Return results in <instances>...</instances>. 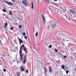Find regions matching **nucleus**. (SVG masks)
I'll return each mask as SVG.
<instances>
[{
    "instance_id": "9",
    "label": "nucleus",
    "mask_w": 76,
    "mask_h": 76,
    "mask_svg": "<svg viewBox=\"0 0 76 76\" xmlns=\"http://www.w3.org/2000/svg\"><path fill=\"white\" fill-rule=\"evenodd\" d=\"M44 69V71L45 72V73H47V68L44 66V68H43Z\"/></svg>"
},
{
    "instance_id": "43",
    "label": "nucleus",
    "mask_w": 76,
    "mask_h": 76,
    "mask_svg": "<svg viewBox=\"0 0 76 76\" xmlns=\"http://www.w3.org/2000/svg\"><path fill=\"white\" fill-rule=\"evenodd\" d=\"M55 45H56V46H57V44H55Z\"/></svg>"
},
{
    "instance_id": "17",
    "label": "nucleus",
    "mask_w": 76,
    "mask_h": 76,
    "mask_svg": "<svg viewBox=\"0 0 76 76\" xmlns=\"http://www.w3.org/2000/svg\"><path fill=\"white\" fill-rule=\"evenodd\" d=\"M44 1H46V2H48V3L50 2V1H49V0H44Z\"/></svg>"
},
{
    "instance_id": "12",
    "label": "nucleus",
    "mask_w": 76,
    "mask_h": 76,
    "mask_svg": "<svg viewBox=\"0 0 76 76\" xmlns=\"http://www.w3.org/2000/svg\"><path fill=\"white\" fill-rule=\"evenodd\" d=\"M26 61H27V60H26V59H23V64H25V63H26Z\"/></svg>"
},
{
    "instance_id": "36",
    "label": "nucleus",
    "mask_w": 76,
    "mask_h": 76,
    "mask_svg": "<svg viewBox=\"0 0 76 76\" xmlns=\"http://www.w3.org/2000/svg\"><path fill=\"white\" fill-rule=\"evenodd\" d=\"M13 28L12 27H11V30H13Z\"/></svg>"
},
{
    "instance_id": "41",
    "label": "nucleus",
    "mask_w": 76,
    "mask_h": 76,
    "mask_svg": "<svg viewBox=\"0 0 76 76\" xmlns=\"http://www.w3.org/2000/svg\"><path fill=\"white\" fill-rule=\"evenodd\" d=\"M18 40H19V39H19V38H18Z\"/></svg>"
},
{
    "instance_id": "13",
    "label": "nucleus",
    "mask_w": 76,
    "mask_h": 76,
    "mask_svg": "<svg viewBox=\"0 0 76 76\" xmlns=\"http://www.w3.org/2000/svg\"><path fill=\"white\" fill-rule=\"evenodd\" d=\"M70 12L71 13H72L73 14V15H74V11H73V10H71L70 9Z\"/></svg>"
},
{
    "instance_id": "16",
    "label": "nucleus",
    "mask_w": 76,
    "mask_h": 76,
    "mask_svg": "<svg viewBox=\"0 0 76 76\" xmlns=\"http://www.w3.org/2000/svg\"><path fill=\"white\" fill-rule=\"evenodd\" d=\"M22 52V50H20L19 51V53L20 54H21Z\"/></svg>"
},
{
    "instance_id": "15",
    "label": "nucleus",
    "mask_w": 76,
    "mask_h": 76,
    "mask_svg": "<svg viewBox=\"0 0 76 76\" xmlns=\"http://www.w3.org/2000/svg\"><path fill=\"white\" fill-rule=\"evenodd\" d=\"M74 15H75L74 16V18H76V11H74Z\"/></svg>"
},
{
    "instance_id": "19",
    "label": "nucleus",
    "mask_w": 76,
    "mask_h": 76,
    "mask_svg": "<svg viewBox=\"0 0 76 76\" xmlns=\"http://www.w3.org/2000/svg\"><path fill=\"white\" fill-rule=\"evenodd\" d=\"M22 47L20 46V50H22Z\"/></svg>"
},
{
    "instance_id": "28",
    "label": "nucleus",
    "mask_w": 76,
    "mask_h": 76,
    "mask_svg": "<svg viewBox=\"0 0 76 76\" xmlns=\"http://www.w3.org/2000/svg\"><path fill=\"white\" fill-rule=\"evenodd\" d=\"M26 73H28V70L26 69Z\"/></svg>"
},
{
    "instance_id": "14",
    "label": "nucleus",
    "mask_w": 76,
    "mask_h": 76,
    "mask_svg": "<svg viewBox=\"0 0 76 76\" xmlns=\"http://www.w3.org/2000/svg\"><path fill=\"white\" fill-rule=\"evenodd\" d=\"M31 8L32 9H34V3L32 2L31 4Z\"/></svg>"
},
{
    "instance_id": "32",
    "label": "nucleus",
    "mask_w": 76,
    "mask_h": 76,
    "mask_svg": "<svg viewBox=\"0 0 76 76\" xmlns=\"http://www.w3.org/2000/svg\"><path fill=\"white\" fill-rule=\"evenodd\" d=\"M7 26V23H6L5 24V26Z\"/></svg>"
},
{
    "instance_id": "20",
    "label": "nucleus",
    "mask_w": 76,
    "mask_h": 76,
    "mask_svg": "<svg viewBox=\"0 0 76 76\" xmlns=\"http://www.w3.org/2000/svg\"><path fill=\"white\" fill-rule=\"evenodd\" d=\"M61 67H62V69H64V67H65L64 66L62 65Z\"/></svg>"
},
{
    "instance_id": "31",
    "label": "nucleus",
    "mask_w": 76,
    "mask_h": 76,
    "mask_svg": "<svg viewBox=\"0 0 76 76\" xmlns=\"http://www.w3.org/2000/svg\"><path fill=\"white\" fill-rule=\"evenodd\" d=\"M52 4H53L54 5H55V6H56V5L53 2H52Z\"/></svg>"
},
{
    "instance_id": "5",
    "label": "nucleus",
    "mask_w": 76,
    "mask_h": 76,
    "mask_svg": "<svg viewBox=\"0 0 76 76\" xmlns=\"http://www.w3.org/2000/svg\"><path fill=\"white\" fill-rule=\"evenodd\" d=\"M20 70L21 72H25V69L23 68V66H21L20 67Z\"/></svg>"
},
{
    "instance_id": "8",
    "label": "nucleus",
    "mask_w": 76,
    "mask_h": 76,
    "mask_svg": "<svg viewBox=\"0 0 76 76\" xmlns=\"http://www.w3.org/2000/svg\"><path fill=\"white\" fill-rule=\"evenodd\" d=\"M49 71L50 73H51L52 72V68L51 66H50L49 67Z\"/></svg>"
},
{
    "instance_id": "21",
    "label": "nucleus",
    "mask_w": 76,
    "mask_h": 76,
    "mask_svg": "<svg viewBox=\"0 0 76 76\" xmlns=\"http://www.w3.org/2000/svg\"><path fill=\"white\" fill-rule=\"evenodd\" d=\"M9 15H12V11H10Z\"/></svg>"
},
{
    "instance_id": "44",
    "label": "nucleus",
    "mask_w": 76,
    "mask_h": 76,
    "mask_svg": "<svg viewBox=\"0 0 76 76\" xmlns=\"http://www.w3.org/2000/svg\"><path fill=\"white\" fill-rule=\"evenodd\" d=\"M2 56H3L4 57V55H2Z\"/></svg>"
},
{
    "instance_id": "34",
    "label": "nucleus",
    "mask_w": 76,
    "mask_h": 76,
    "mask_svg": "<svg viewBox=\"0 0 76 76\" xmlns=\"http://www.w3.org/2000/svg\"><path fill=\"white\" fill-rule=\"evenodd\" d=\"M23 35H25V33H23Z\"/></svg>"
},
{
    "instance_id": "4",
    "label": "nucleus",
    "mask_w": 76,
    "mask_h": 76,
    "mask_svg": "<svg viewBox=\"0 0 76 76\" xmlns=\"http://www.w3.org/2000/svg\"><path fill=\"white\" fill-rule=\"evenodd\" d=\"M20 60L21 61H22V60H23V54H20Z\"/></svg>"
},
{
    "instance_id": "1",
    "label": "nucleus",
    "mask_w": 76,
    "mask_h": 76,
    "mask_svg": "<svg viewBox=\"0 0 76 76\" xmlns=\"http://www.w3.org/2000/svg\"><path fill=\"white\" fill-rule=\"evenodd\" d=\"M5 3H7V4H8L10 6H13V4L10 2H8V1H4Z\"/></svg>"
},
{
    "instance_id": "10",
    "label": "nucleus",
    "mask_w": 76,
    "mask_h": 76,
    "mask_svg": "<svg viewBox=\"0 0 76 76\" xmlns=\"http://www.w3.org/2000/svg\"><path fill=\"white\" fill-rule=\"evenodd\" d=\"M51 26H52V28H53L55 27L56 26V23H54L53 24V25H51Z\"/></svg>"
},
{
    "instance_id": "27",
    "label": "nucleus",
    "mask_w": 76,
    "mask_h": 76,
    "mask_svg": "<svg viewBox=\"0 0 76 76\" xmlns=\"http://www.w3.org/2000/svg\"><path fill=\"white\" fill-rule=\"evenodd\" d=\"M3 70L4 72H6V69H3Z\"/></svg>"
},
{
    "instance_id": "23",
    "label": "nucleus",
    "mask_w": 76,
    "mask_h": 76,
    "mask_svg": "<svg viewBox=\"0 0 76 76\" xmlns=\"http://www.w3.org/2000/svg\"><path fill=\"white\" fill-rule=\"evenodd\" d=\"M21 47H23V48H25V46H24V45L23 44L21 45Z\"/></svg>"
},
{
    "instance_id": "22",
    "label": "nucleus",
    "mask_w": 76,
    "mask_h": 76,
    "mask_svg": "<svg viewBox=\"0 0 76 76\" xmlns=\"http://www.w3.org/2000/svg\"><path fill=\"white\" fill-rule=\"evenodd\" d=\"M38 32H37L36 33V37H37V36H38Z\"/></svg>"
},
{
    "instance_id": "50",
    "label": "nucleus",
    "mask_w": 76,
    "mask_h": 76,
    "mask_svg": "<svg viewBox=\"0 0 76 76\" xmlns=\"http://www.w3.org/2000/svg\"><path fill=\"white\" fill-rule=\"evenodd\" d=\"M75 71H76V68L75 69Z\"/></svg>"
},
{
    "instance_id": "25",
    "label": "nucleus",
    "mask_w": 76,
    "mask_h": 76,
    "mask_svg": "<svg viewBox=\"0 0 76 76\" xmlns=\"http://www.w3.org/2000/svg\"><path fill=\"white\" fill-rule=\"evenodd\" d=\"M3 11L4 12H6V10H4V9H3Z\"/></svg>"
},
{
    "instance_id": "11",
    "label": "nucleus",
    "mask_w": 76,
    "mask_h": 76,
    "mask_svg": "<svg viewBox=\"0 0 76 76\" xmlns=\"http://www.w3.org/2000/svg\"><path fill=\"white\" fill-rule=\"evenodd\" d=\"M71 1H72V2L74 3V4H76V0H71Z\"/></svg>"
},
{
    "instance_id": "42",
    "label": "nucleus",
    "mask_w": 76,
    "mask_h": 76,
    "mask_svg": "<svg viewBox=\"0 0 76 76\" xmlns=\"http://www.w3.org/2000/svg\"><path fill=\"white\" fill-rule=\"evenodd\" d=\"M13 62H14V61H15V60H14V61H12Z\"/></svg>"
},
{
    "instance_id": "47",
    "label": "nucleus",
    "mask_w": 76,
    "mask_h": 76,
    "mask_svg": "<svg viewBox=\"0 0 76 76\" xmlns=\"http://www.w3.org/2000/svg\"><path fill=\"white\" fill-rule=\"evenodd\" d=\"M68 19L69 20H70V18H69Z\"/></svg>"
},
{
    "instance_id": "39",
    "label": "nucleus",
    "mask_w": 76,
    "mask_h": 76,
    "mask_svg": "<svg viewBox=\"0 0 76 76\" xmlns=\"http://www.w3.org/2000/svg\"><path fill=\"white\" fill-rule=\"evenodd\" d=\"M5 28H7V26H5Z\"/></svg>"
},
{
    "instance_id": "30",
    "label": "nucleus",
    "mask_w": 76,
    "mask_h": 76,
    "mask_svg": "<svg viewBox=\"0 0 76 76\" xmlns=\"http://www.w3.org/2000/svg\"><path fill=\"white\" fill-rule=\"evenodd\" d=\"M24 37L25 39H26L27 38V37L26 36H24Z\"/></svg>"
},
{
    "instance_id": "18",
    "label": "nucleus",
    "mask_w": 76,
    "mask_h": 76,
    "mask_svg": "<svg viewBox=\"0 0 76 76\" xmlns=\"http://www.w3.org/2000/svg\"><path fill=\"white\" fill-rule=\"evenodd\" d=\"M24 59H26V55H25L24 56Z\"/></svg>"
},
{
    "instance_id": "35",
    "label": "nucleus",
    "mask_w": 76,
    "mask_h": 76,
    "mask_svg": "<svg viewBox=\"0 0 76 76\" xmlns=\"http://www.w3.org/2000/svg\"><path fill=\"white\" fill-rule=\"evenodd\" d=\"M64 58H67V56H64Z\"/></svg>"
},
{
    "instance_id": "26",
    "label": "nucleus",
    "mask_w": 76,
    "mask_h": 76,
    "mask_svg": "<svg viewBox=\"0 0 76 76\" xmlns=\"http://www.w3.org/2000/svg\"><path fill=\"white\" fill-rule=\"evenodd\" d=\"M51 47H52V45H50L49 46V48H51Z\"/></svg>"
},
{
    "instance_id": "24",
    "label": "nucleus",
    "mask_w": 76,
    "mask_h": 76,
    "mask_svg": "<svg viewBox=\"0 0 76 76\" xmlns=\"http://www.w3.org/2000/svg\"><path fill=\"white\" fill-rule=\"evenodd\" d=\"M22 26L21 25H20L19 26V28H22Z\"/></svg>"
},
{
    "instance_id": "33",
    "label": "nucleus",
    "mask_w": 76,
    "mask_h": 76,
    "mask_svg": "<svg viewBox=\"0 0 76 76\" xmlns=\"http://www.w3.org/2000/svg\"><path fill=\"white\" fill-rule=\"evenodd\" d=\"M17 76H19V72L17 73Z\"/></svg>"
},
{
    "instance_id": "7",
    "label": "nucleus",
    "mask_w": 76,
    "mask_h": 76,
    "mask_svg": "<svg viewBox=\"0 0 76 76\" xmlns=\"http://www.w3.org/2000/svg\"><path fill=\"white\" fill-rule=\"evenodd\" d=\"M19 44H20V45H21V43H23V41H22L20 39H19Z\"/></svg>"
},
{
    "instance_id": "37",
    "label": "nucleus",
    "mask_w": 76,
    "mask_h": 76,
    "mask_svg": "<svg viewBox=\"0 0 76 76\" xmlns=\"http://www.w3.org/2000/svg\"><path fill=\"white\" fill-rule=\"evenodd\" d=\"M69 70H67V71H66V73H69Z\"/></svg>"
},
{
    "instance_id": "6",
    "label": "nucleus",
    "mask_w": 76,
    "mask_h": 76,
    "mask_svg": "<svg viewBox=\"0 0 76 76\" xmlns=\"http://www.w3.org/2000/svg\"><path fill=\"white\" fill-rule=\"evenodd\" d=\"M23 51H24L25 52L26 54H27V53L28 52V50H27L26 48H23Z\"/></svg>"
},
{
    "instance_id": "49",
    "label": "nucleus",
    "mask_w": 76,
    "mask_h": 76,
    "mask_svg": "<svg viewBox=\"0 0 76 76\" xmlns=\"http://www.w3.org/2000/svg\"><path fill=\"white\" fill-rule=\"evenodd\" d=\"M52 23H53V21H52Z\"/></svg>"
},
{
    "instance_id": "38",
    "label": "nucleus",
    "mask_w": 76,
    "mask_h": 76,
    "mask_svg": "<svg viewBox=\"0 0 76 76\" xmlns=\"http://www.w3.org/2000/svg\"><path fill=\"white\" fill-rule=\"evenodd\" d=\"M12 1H13V2H15V0H12Z\"/></svg>"
},
{
    "instance_id": "3",
    "label": "nucleus",
    "mask_w": 76,
    "mask_h": 76,
    "mask_svg": "<svg viewBox=\"0 0 76 76\" xmlns=\"http://www.w3.org/2000/svg\"><path fill=\"white\" fill-rule=\"evenodd\" d=\"M42 18L43 20L44 23H45V16L44 15H42Z\"/></svg>"
},
{
    "instance_id": "29",
    "label": "nucleus",
    "mask_w": 76,
    "mask_h": 76,
    "mask_svg": "<svg viewBox=\"0 0 76 76\" xmlns=\"http://www.w3.org/2000/svg\"><path fill=\"white\" fill-rule=\"evenodd\" d=\"M55 50L56 52V53L57 52V51H58V50L56 49H55Z\"/></svg>"
},
{
    "instance_id": "46",
    "label": "nucleus",
    "mask_w": 76,
    "mask_h": 76,
    "mask_svg": "<svg viewBox=\"0 0 76 76\" xmlns=\"http://www.w3.org/2000/svg\"><path fill=\"white\" fill-rule=\"evenodd\" d=\"M67 41H69L68 40H67Z\"/></svg>"
},
{
    "instance_id": "40",
    "label": "nucleus",
    "mask_w": 76,
    "mask_h": 76,
    "mask_svg": "<svg viewBox=\"0 0 76 76\" xmlns=\"http://www.w3.org/2000/svg\"><path fill=\"white\" fill-rule=\"evenodd\" d=\"M55 1H57V0H54Z\"/></svg>"
},
{
    "instance_id": "2",
    "label": "nucleus",
    "mask_w": 76,
    "mask_h": 76,
    "mask_svg": "<svg viewBox=\"0 0 76 76\" xmlns=\"http://www.w3.org/2000/svg\"><path fill=\"white\" fill-rule=\"evenodd\" d=\"M22 3L26 6H27V1L26 0H23L22 1Z\"/></svg>"
},
{
    "instance_id": "51",
    "label": "nucleus",
    "mask_w": 76,
    "mask_h": 76,
    "mask_svg": "<svg viewBox=\"0 0 76 76\" xmlns=\"http://www.w3.org/2000/svg\"><path fill=\"white\" fill-rule=\"evenodd\" d=\"M34 29H35V28H34Z\"/></svg>"
},
{
    "instance_id": "45",
    "label": "nucleus",
    "mask_w": 76,
    "mask_h": 76,
    "mask_svg": "<svg viewBox=\"0 0 76 76\" xmlns=\"http://www.w3.org/2000/svg\"><path fill=\"white\" fill-rule=\"evenodd\" d=\"M17 63L18 64V61H17Z\"/></svg>"
},
{
    "instance_id": "48",
    "label": "nucleus",
    "mask_w": 76,
    "mask_h": 76,
    "mask_svg": "<svg viewBox=\"0 0 76 76\" xmlns=\"http://www.w3.org/2000/svg\"><path fill=\"white\" fill-rule=\"evenodd\" d=\"M0 42H1V40H0Z\"/></svg>"
}]
</instances>
